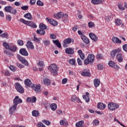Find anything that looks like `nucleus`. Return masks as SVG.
Listing matches in <instances>:
<instances>
[{"label":"nucleus","mask_w":127,"mask_h":127,"mask_svg":"<svg viewBox=\"0 0 127 127\" xmlns=\"http://www.w3.org/2000/svg\"><path fill=\"white\" fill-rule=\"evenodd\" d=\"M33 117H38L39 116V112L38 111L34 110L32 112Z\"/></svg>","instance_id":"nucleus-39"},{"label":"nucleus","mask_w":127,"mask_h":127,"mask_svg":"<svg viewBox=\"0 0 127 127\" xmlns=\"http://www.w3.org/2000/svg\"><path fill=\"white\" fill-rule=\"evenodd\" d=\"M43 43L45 46H48V45H50V42L49 40H46L43 41Z\"/></svg>","instance_id":"nucleus-44"},{"label":"nucleus","mask_w":127,"mask_h":127,"mask_svg":"<svg viewBox=\"0 0 127 127\" xmlns=\"http://www.w3.org/2000/svg\"><path fill=\"white\" fill-rule=\"evenodd\" d=\"M95 60V56L93 54H90L88 56L87 58L84 60L85 65H88L89 63H92Z\"/></svg>","instance_id":"nucleus-3"},{"label":"nucleus","mask_w":127,"mask_h":127,"mask_svg":"<svg viewBox=\"0 0 127 127\" xmlns=\"http://www.w3.org/2000/svg\"><path fill=\"white\" fill-rule=\"evenodd\" d=\"M39 28L42 30H45L47 28V27H46V25H45V24L41 23L39 25Z\"/></svg>","instance_id":"nucleus-38"},{"label":"nucleus","mask_w":127,"mask_h":127,"mask_svg":"<svg viewBox=\"0 0 127 127\" xmlns=\"http://www.w3.org/2000/svg\"><path fill=\"white\" fill-rule=\"evenodd\" d=\"M112 41H113V43H122V41L119 38L116 37L112 38Z\"/></svg>","instance_id":"nucleus-24"},{"label":"nucleus","mask_w":127,"mask_h":127,"mask_svg":"<svg viewBox=\"0 0 127 127\" xmlns=\"http://www.w3.org/2000/svg\"><path fill=\"white\" fill-rule=\"evenodd\" d=\"M68 81V79L67 78H64L62 80V84H66Z\"/></svg>","instance_id":"nucleus-63"},{"label":"nucleus","mask_w":127,"mask_h":127,"mask_svg":"<svg viewBox=\"0 0 127 127\" xmlns=\"http://www.w3.org/2000/svg\"><path fill=\"white\" fill-rule=\"evenodd\" d=\"M46 19L48 20L49 23H50V24L53 25L54 26H56V25L58 24V22L56 21L53 19H48V18H47Z\"/></svg>","instance_id":"nucleus-12"},{"label":"nucleus","mask_w":127,"mask_h":127,"mask_svg":"<svg viewBox=\"0 0 127 127\" xmlns=\"http://www.w3.org/2000/svg\"><path fill=\"white\" fill-rule=\"evenodd\" d=\"M81 75L82 76H86V77H90L91 76V73L89 71H83L81 73Z\"/></svg>","instance_id":"nucleus-32"},{"label":"nucleus","mask_w":127,"mask_h":127,"mask_svg":"<svg viewBox=\"0 0 127 127\" xmlns=\"http://www.w3.org/2000/svg\"><path fill=\"white\" fill-rule=\"evenodd\" d=\"M37 127H46V126H45V125L41 122H39L37 124Z\"/></svg>","instance_id":"nucleus-54"},{"label":"nucleus","mask_w":127,"mask_h":127,"mask_svg":"<svg viewBox=\"0 0 127 127\" xmlns=\"http://www.w3.org/2000/svg\"><path fill=\"white\" fill-rule=\"evenodd\" d=\"M17 43L20 46H22V45H23V41L21 40H18L17 42Z\"/></svg>","instance_id":"nucleus-51"},{"label":"nucleus","mask_w":127,"mask_h":127,"mask_svg":"<svg viewBox=\"0 0 127 127\" xmlns=\"http://www.w3.org/2000/svg\"><path fill=\"white\" fill-rule=\"evenodd\" d=\"M3 46L5 47V49H9L10 47L7 43H3Z\"/></svg>","instance_id":"nucleus-46"},{"label":"nucleus","mask_w":127,"mask_h":127,"mask_svg":"<svg viewBox=\"0 0 127 127\" xmlns=\"http://www.w3.org/2000/svg\"><path fill=\"white\" fill-rule=\"evenodd\" d=\"M99 124H100V122L97 119L94 120L92 122L93 126H98Z\"/></svg>","instance_id":"nucleus-42"},{"label":"nucleus","mask_w":127,"mask_h":127,"mask_svg":"<svg viewBox=\"0 0 127 127\" xmlns=\"http://www.w3.org/2000/svg\"><path fill=\"white\" fill-rule=\"evenodd\" d=\"M50 108L52 111H56L57 109V105L55 103H53L51 104Z\"/></svg>","instance_id":"nucleus-33"},{"label":"nucleus","mask_w":127,"mask_h":127,"mask_svg":"<svg viewBox=\"0 0 127 127\" xmlns=\"http://www.w3.org/2000/svg\"><path fill=\"white\" fill-rule=\"evenodd\" d=\"M50 38H51L52 39H56V38H57L56 35H55L54 34H51L50 35Z\"/></svg>","instance_id":"nucleus-56"},{"label":"nucleus","mask_w":127,"mask_h":127,"mask_svg":"<svg viewBox=\"0 0 127 127\" xmlns=\"http://www.w3.org/2000/svg\"><path fill=\"white\" fill-rule=\"evenodd\" d=\"M96 58L97 59H102L103 58V55L102 54H97Z\"/></svg>","instance_id":"nucleus-60"},{"label":"nucleus","mask_w":127,"mask_h":127,"mask_svg":"<svg viewBox=\"0 0 127 127\" xmlns=\"http://www.w3.org/2000/svg\"><path fill=\"white\" fill-rule=\"evenodd\" d=\"M97 108L99 109V110H105V109H106V105L103 103L99 102L97 104Z\"/></svg>","instance_id":"nucleus-20"},{"label":"nucleus","mask_w":127,"mask_h":127,"mask_svg":"<svg viewBox=\"0 0 127 127\" xmlns=\"http://www.w3.org/2000/svg\"><path fill=\"white\" fill-rule=\"evenodd\" d=\"M37 98L35 96H32V97H28L26 101L28 103H35L36 102Z\"/></svg>","instance_id":"nucleus-13"},{"label":"nucleus","mask_w":127,"mask_h":127,"mask_svg":"<svg viewBox=\"0 0 127 127\" xmlns=\"http://www.w3.org/2000/svg\"><path fill=\"white\" fill-rule=\"evenodd\" d=\"M24 17H25V18H27V19H29V20H32V15H31V14L30 13H27L24 14Z\"/></svg>","instance_id":"nucleus-27"},{"label":"nucleus","mask_w":127,"mask_h":127,"mask_svg":"<svg viewBox=\"0 0 127 127\" xmlns=\"http://www.w3.org/2000/svg\"><path fill=\"white\" fill-rule=\"evenodd\" d=\"M42 122L45 124V125H47V126H50L51 124V123L49 121L43 120Z\"/></svg>","instance_id":"nucleus-52"},{"label":"nucleus","mask_w":127,"mask_h":127,"mask_svg":"<svg viewBox=\"0 0 127 127\" xmlns=\"http://www.w3.org/2000/svg\"><path fill=\"white\" fill-rule=\"evenodd\" d=\"M115 22L117 26H120V25H122V20L120 19H116L115 20Z\"/></svg>","instance_id":"nucleus-31"},{"label":"nucleus","mask_w":127,"mask_h":127,"mask_svg":"<svg viewBox=\"0 0 127 127\" xmlns=\"http://www.w3.org/2000/svg\"><path fill=\"white\" fill-rule=\"evenodd\" d=\"M6 12H9L11 14H16L17 13V11L16 9H13L11 6H6L4 8Z\"/></svg>","instance_id":"nucleus-4"},{"label":"nucleus","mask_w":127,"mask_h":127,"mask_svg":"<svg viewBox=\"0 0 127 127\" xmlns=\"http://www.w3.org/2000/svg\"><path fill=\"white\" fill-rule=\"evenodd\" d=\"M9 69L10 70H11V71H12L13 72H15V66L13 65H10L9 67Z\"/></svg>","instance_id":"nucleus-53"},{"label":"nucleus","mask_w":127,"mask_h":127,"mask_svg":"<svg viewBox=\"0 0 127 127\" xmlns=\"http://www.w3.org/2000/svg\"><path fill=\"white\" fill-rule=\"evenodd\" d=\"M77 63L78 65H82V62L80 58H77Z\"/></svg>","instance_id":"nucleus-61"},{"label":"nucleus","mask_w":127,"mask_h":127,"mask_svg":"<svg viewBox=\"0 0 127 127\" xmlns=\"http://www.w3.org/2000/svg\"><path fill=\"white\" fill-rule=\"evenodd\" d=\"M26 47L28 48V49H34L33 44L30 41H28L27 42Z\"/></svg>","instance_id":"nucleus-22"},{"label":"nucleus","mask_w":127,"mask_h":127,"mask_svg":"<svg viewBox=\"0 0 127 127\" xmlns=\"http://www.w3.org/2000/svg\"><path fill=\"white\" fill-rule=\"evenodd\" d=\"M91 2L93 4H100L103 2V0H92Z\"/></svg>","instance_id":"nucleus-29"},{"label":"nucleus","mask_w":127,"mask_h":127,"mask_svg":"<svg viewBox=\"0 0 127 127\" xmlns=\"http://www.w3.org/2000/svg\"><path fill=\"white\" fill-rule=\"evenodd\" d=\"M21 8L23 10H27L28 9V6L27 5L21 6Z\"/></svg>","instance_id":"nucleus-58"},{"label":"nucleus","mask_w":127,"mask_h":127,"mask_svg":"<svg viewBox=\"0 0 127 127\" xmlns=\"http://www.w3.org/2000/svg\"><path fill=\"white\" fill-rule=\"evenodd\" d=\"M24 83L25 86H27V87H32L33 86V84H32V82H31V80L29 79H26L24 81Z\"/></svg>","instance_id":"nucleus-14"},{"label":"nucleus","mask_w":127,"mask_h":127,"mask_svg":"<svg viewBox=\"0 0 127 127\" xmlns=\"http://www.w3.org/2000/svg\"><path fill=\"white\" fill-rule=\"evenodd\" d=\"M48 70L51 72V73L53 75V76H56L58 73V66L56 64H51L48 68Z\"/></svg>","instance_id":"nucleus-1"},{"label":"nucleus","mask_w":127,"mask_h":127,"mask_svg":"<svg viewBox=\"0 0 127 127\" xmlns=\"http://www.w3.org/2000/svg\"><path fill=\"white\" fill-rule=\"evenodd\" d=\"M89 37L92 39V40H93V41H97L98 40V37H97V36L95 35V34L93 33H90L89 34Z\"/></svg>","instance_id":"nucleus-19"},{"label":"nucleus","mask_w":127,"mask_h":127,"mask_svg":"<svg viewBox=\"0 0 127 127\" xmlns=\"http://www.w3.org/2000/svg\"><path fill=\"white\" fill-rule=\"evenodd\" d=\"M32 87L36 93H40L41 92V86L40 84H33Z\"/></svg>","instance_id":"nucleus-8"},{"label":"nucleus","mask_w":127,"mask_h":127,"mask_svg":"<svg viewBox=\"0 0 127 127\" xmlns=\"http://www.w3.org/2000/svg\"><path fill=\"white\" fill-rule=\"evenodd\" d=\"M15 88L17 92H19L20 94H23V93H24V89H23V87L20 85L19 83L15 84Z\"/></svg>","instance_id":"nucleus-6"},{"label":"nucleus","mask_w":127,"mask_h":127,"mask_svg":"<svg viewBox=\"0 0 127 127\" xmlns=\"http://www.w3.org/2000/svg\"><path fill=\"white\" fill-rule=\"evenodd\" d=\"M21 103H22V100L19 98L18 96H16L13 99V104L16 106H17L18 104H21Z\"/></svg>","instance_id":"nucleus-9"},{"label":"nucleus","mask_w":127,"mask_h":127,"mask_svg":"<svg viewBox=\"0 0 127 127\" xmlns=\"http://www.w3.org/2000/svg\"><path fill=\"white\" fill-rule=\"evenodd\" d=\"M68 63L69 64H70V65H73L74 66L76 65V60H75V59H72L68 61Z\"/></svg>","instance_id":"nucleus-36"},{"label":"nucleus","mask_w":127,"mask_h":127,"mask_svg":"<svg viewBox=\"0 0 127 127\" xmlns=\"http://www.w3.org/2000/svg\"><path fill=\"white\" fill-rule=\"evenodd\" d=\"M64 13L63 12H60L58 13L57 14H55L54 16V17H56V18H62L63 17Z\"/></svg>","instance_id":"nucleus-25"},{"label":"nucleus","mask_w":127,"mask_h":127,"mask_svg":"<svg viewBox=\"0 0 127 127\" xmlns=\"http://www.w3.org/2000/svg\"><path fill=\"white\" fill-rule=\"evenodd\" d=\"M57 114H58V115H62V110H57Z\"/></svg>","instance_id":"nucleus-64"},{"label":"nucleus","mask_w":127,"mask_h":127,"mask_svg":"<svg viewBox=\"0 0 127 127\" xmlns=\"http://www.w3.org/2000/svg\"><path fill=\"white\" fill-rule=\"evenodd\" d=\"M108 106L109 110L110 111H115V110H117L120 108V105L114 103H109Z\"/></svg>","instance_id":"nucleus-5"},{"label":"nucleus","mask_w":127,"mask_h":127,"mask_svg":"<svg viewBox=\"0 0 127 127\" xmlns=\"http://www.w3.org/2000/svg\"><path fill=\"white\" fill-rule=\"evenodd\" d=\"M123 48L124 51L126 52H127V44L124 45L123 46Z\"/></svg>","instance_id":"nucleus-62"},{"label":"nucleus","mask_w":127,"mask_h":127,"mask_svg":"<svg viewBox=\"0 0 127 127\" xmlns=\"http://www.w3.org/2000/svg\"><path fill=\"white\" fill-rule=\"evenodd\" d=\"M76 127H83V121H79L75 124Z\"/></svg>","instance_id":"nucleus-40"},{"label":"nucleus","mask_w":127,"mask_h":127,"mask_svg":"<svg viewBox=\"0 0 127 127\" xmlns=\"http://www.w3.org/2000/svg\"><path fill=\"white\" fill-rule=\"evenodd\" d=\"M101 83V81H100V79H95L94 80V84L95 87H99L100 86V83Z\"/></svg>","instance_id":"nucleus-30"},{"label":"nucleus","mask_w":127,"mask_h":127,"mask_svg":"<svg viewBox=\"0 0 127 127\" xmlns=\"http://www.w3.org/2000/svg\"><path fill=\"white\" fill-rule=\"evenodd\" d=\"M76 98H77V96L75 95H73L71 97L70 100L71 101V102H76Z\"/></svg>","instance_id":"nucleus-48"},{"label":"nucleus","mask_w":127,"mask_h":127,"mask_svg":"<svg viewBox=\"0 0 127 127\" xmlns=\"http://www.w3.org/2000/svg\"><path fill=\"white\" fill-rule=\"evenodd\" d=\"M83 99H84L86 103H89L90 102V97L88 95H83Z\"/></svg>","instance_id":"nucleus-37"},{"label":"nucleus","mask_w":127,"mask_h":127,"mask_svg":"<svg viewBox=\"0 0 127 127\" xmlns=\"http://www.w3.org/2000/svg\"><path fill=\"white\" fill-rule=\"evenodd\" d=\"M97 68L98 70H103V65L101 64H98L97 66Z\"/></svg>","instance_id":"nucleus-59"},{"label":"nucleus","mask_w":127,"mask_h":127,"mask_svg":"<svg viewBox=\"0 0 127 127\" xmlns=\"http://www.w3.org/2000/svg\"><path fill=\"white\" fill-rule=\"evenodd\" d=\"M17 58L19 61H20V62H21V63H22V64H24V65H25V66H28V62L23 57H21V56L17 55Z\"/></svg>","instance_id":"nucleus-7"},{"label":"nucleus","mask_w":127,"mask_h":127,"mask_svg":"<svg viewBox=\"0 0 127 127\" xmlns=\"http://www.w3.org/2000/svg\"><path fill=\"white\" fill-rule=\"evenodd\" d=\"M88 26L90 28H92V27H95V24L93 22H88Z\"/></svg>","instance_id":"nucleus-47"},{"label":"nucleus","mask_w":127,"mask_h":127,"mask_svg":"<svg viewBox=\"0 0 127 127\" xmlns=\"http://www.w3.org/2000/svg\"><path fill=\"white\" fill-rule=\"evenodd\" d=\"M6 20H8V21H10L11 20V16L10 15H7L6 16Z\"/></svg>","instance_id":"nucleus-57"},{"label":"nucleus","mask_w":127,"mask_h":127,"mask_svg":"<svg viewBox=\"0 0 127 127\" xmlns=\"http://www.w3.org/2000/svg\"><path fill=\"white\" fill-rule=\"evenodd\" d=\"M19 53L23 56H28V53L26 51V49L24 48L21 49L19 51Z\"/></svg>","instance_id":"nucleus-15"},{"label":"nucleus","mask_w":127,"mask_h":127,"mask_svg":"<svg viewBox=\"0 0 127 127\" xmlns=\"http://www.w3.org/2000/svg\"><path fill=\"white\" fill-rule=\"evenodd\" d=\"M81 38L82 40H83V41L84 42V43H86V44H89V43H90L89 39H88L87 37L85 36V35L81 36Z\"/></svg>","instance_id":"nucleus-23"},{"label":"nucleus","mask_w":127,"mask_h":127,"mask_svg":"<svg viewBox=\"0 0 127 127\" xmlns=\"http://www.w3.org/2000/svg\"><path fill=\"white\" fill-rule=\"evenodd\" d=\"M37 33L40 34V35H44L45 34V31L42 29L37 30Z\"/></svg>","instance_id":"nucleus-35"},{"label":"nucleus","mask_w":127,"mask_h":127,"mask_svg":"<svg viewBox=\"0 0 127 127\" xmlns=\"http://www.w3.org/2000/svg\"><path fill=\"white\" fill-rule=\"evenodd\" d=\"M65 52L66 54H69L70 55H72V54L75 53V52L74 51V48H67L65 49Z\"/></svg>","instance_id":"nucleus-11"},{"label":"nucleus","mask_w":127,"mask_h":127,"mask_svg":"<svg viewBox=\"0 0 127 127\" xmlns=\"http://www.w3.org/2000/svg\"><path fill=\"white\" fill-rule=\"evenodd\" d=\"M37 5H39V6H43V5H44V4L42 2V1H40V0L37 1Z\"/></svg>","instance_id":"nucleus-49"},{"label":"nucleus","mask_w":127,"mask_h":127,"mask_svg":"<svg viewBox=\"0 0 127 127\" xmlns=\"http://www.w3.org/2000/svg\"><path fill=\"white\" fill-rule=\"evenodd\" d=\"M0 37H2V38H6V39H8V34L7 33L5 32L0 35Z\"/></svg>","instance_id":"nucleus-34"},{"label":"nucleus","mask_w":127,"mask_h":127,"mask_svg":"<svg viewBox=\"0 0 127 127\" xmlns=\"http://www.w3.org/2000/svg\"><path fill=\"white\" fill-rule=\"evenodd\" d=\"M71 42H72V43H74V40L73 39H71L70 38L65 39L64 41V44H70V43H71Z\"/></svg>","instance_id":"nucleus-21"},{"label":"nucleus","mask_w":127,"mask_h":127,"mask_svg":"<svg viewBox=\"0 0 127 127\" xmlns=\"http://www.w3.org/2000/svg\"><path fill=\"white\" fill-rule=\"evenodd\" d=\"M34 41H35V42H37V43H40V40L35 36L34 37Z\"/></svg>","instance_id":"nucleus-55"},{"label":"nucleus","mask_w":127,"mask_h":127,"mask_svg":"<svg viewBox=\"0 0 127 127\" xmlns=\"http://www.w3.org/2000/svg\"><path fill=\"white\" fill-rule=\"evenodd\" d=\"M118 7L119 9H120V10H125V9H126V8L124 7V5L123 4V3L119 4Z\"/></svg>","instance_id":"nucleus-43"},{"label":"nucleus","mask_w":127,"mask_h":127,"mask_svg":"<svg viewBox=\"0 0 127 127\" xmlns=\"http://www.w3.org/2000/svg\"><path fill=\"white\" fill-rule=\"evenodd\" d=\"M44 83L46 84V85H50V80L47 78H45L44 80Z\"/></svg>","instance_id":"nucleus-50"},{"label":"nucleus","mask_w":127,"mask_h":127,"mask_svg":"<svg viewBox=\"0 0 127 127\" xmlns=\"http://www.w3.org/2000/svg\"><path fill=\"white\" fill-rule=\"evenodd\" d=\"M19 21H20V22H22V23H24V24H26V25H27L28 26H31V27H32L33 28H36L37 27V25L34 24L33 22L26 21L23 18H20L19 20Z\"/></svg>","instance_id":"nucleus-2"},{"label":"nucleus","mask_w":127,"mask_h":127,"mask_svg":"<svg viewBox=\"0 0 127 127\" xmlns=\"http://www.w3.org/2000/svg\"><path fill=\"white\" fill-rule=\"evenodd\" d=\"M77 53L78 54H79L81 59H82V60H84V59H85V55L84 54V53H83V52L82 51V50H79L77 51Z\"/></svg>","instance_id":"nucleus-26"},{"label":"nucleus","mask_w":127,"mask_h":127,"mask_svg":"<svg viewBox=\"0 0 127 127\" xmlns=\"http://www.w3.org/2000/svg\"><path fill=\"white\" fill-rule=\"evenodd\" d=\"M53 42L54 44H55V45H56V46H57V47H58V48H61L62 47L61 44L59 42V40H53Z\"/></svg>","instance_id":"nucleus-28"},{"label":"nucleus","mask_w":127,"mask_h":127,"mask_svg":"<svg viewBox=\"0 0 127 127\" xmlns=\"http://www.w3.org/2000/svg\"><path fill=\"white\" fill-rule=\"evenodd\" d=\"M108 64L110 67H112V68H114L115 69H119V68H120L118 65L116 64L115 62L110 61L109 62Z\"/></svg>","instance_id":"nucleus-16"},{"label":"nucleus","mask_w":127,"mask_h":127,"mask_svg":"<svg viewBox=\"0 0 127 127\" xmlns=\"http://www.w3.org/2000/svg\"><path fill=\"white\" fill-rule=\"evenodd\" d=\"M116 58L117 59V61L118 62H123L124 59V56H123V54H118L117 56H116Z\"/></svg>","instance_id":"nucleus-18"},{"label":"nucleus","mask_w":127,"mask_h":127,"mask_svg":"<svg viewBox=\"0 0 127 127\" xmlns=\"http://www.w3.org/2000/svg\"><path fill=\"white\" fill-rule=\"evenodd\" d=\"M122 52V49L117 48L114 50H113L111 52V55L112 56V57H115L116 56V55L118 54V53H120Z\"/></svg>","instance_id":"nucleus-10"},{"label":"nucleus","mask_w":127,"mask_h":127,"mask_svg":"<svg viewBox=\"0 0 127 127\" xmlns=\"http://www.w3.org/2000/svg\"><path fill=\"white\" fill-rule=\"evenodd\" d=\"M9 50H10V51H12V52H15V51H16V46H12L10 47Z\"/></svg>","instance_id":"nucleus-41"},{"label":"nucleus","mask_w":127,"mask_h":127,"mask_svg":"<svg viewBox=\"0 0 127 127\" xmlns=\"http://www.w3.org/2000/svg\"><path fill=\"white\" fill-rule=\"evenodd\" d=\"M43 61H40L39 62V63L37 64L38 66H40V67H41V68H43V67H44V64Z\"/></svg>","instance_id":"nucleus-45"},{"label":"nucleus","mask_w":127,"mask_h":127,"mask_svg":"<svg viewBox=\"0 0 127 127\" xmlns=\"http://www.w3.org/2000/svg\"><path fill=\"white\" fill-rule=\"evenodd\" d=\"M16 108H17V106L15 105V104H13V105L11 106L9 109V114H10V115H12V113L15 112V110H16Z\"/></svg>","instance_id":"nucleus-17"}]
</instances>
